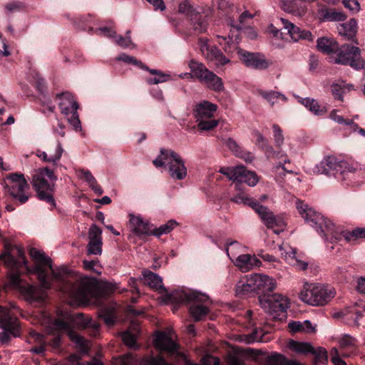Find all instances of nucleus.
Wrapping results in <instances>:
<instances>
[{
  "label": "nucleus",
  "mask_w": 365,
  "mask_h": 365,
  "mask_svg": "<svg viewBox=\"0 0 365 365\" xmlns=\"http://www.w3.org/2000/svg\"><path fill=\"white\" fill-rule=\"evenodd\" d=\"M29 255L34 262L32 267L26 266L27 261L25 259L24 250L21 247L6 245L5 253L0 255V259H4V264L14 271H17L22 266H25L28 272L37 275L38 279L45 288L50 287L47 276L48 271L51 270L55 278L66 280V290L71 292L78 300L86 299L91 295L93 289L92 279H83L80 284V289H75L73 285V279L69 278L66 270L63 269H53L51 259L46 256L43 252L33 247L29 250Z\"/></svg>",
  "instance_id": "1"
},
{
  "label": "nucleus",
  "mask_w": 365,
  "mask_h": 365,
  "mask_svg": "<svg viewBox=\"0 0 365 365\" xmlns=\"http://www.w3.org/2000/svg\"><path fill=\"white\" fill-rule=\"evenodd\" d=\"M54 269H58L59 268H53ZM60 269H63L66 270L67 274L69 276V278H71L73 279V285L74 289H80V284L81 282V280L84 278H88L90 279H92L93 282V292L91 293V296H88L86 299L78 300L76 299L68 290H66V287L67 285L66 280L56 279L54 277L53 272L50 270L48 271V276H47V280L48 281L50 286H51V284L48 279V274L51 273L52 274V278L54 281L57 283V287L59 289L61 292L64 293L68 296V297L70 299V303L72 304H88L91 299H95L98 297V286H97V282L95 278L93 277H77L76 276H74L71 273H70L66 268L61 267ZM11 282L13 285L18 287L19 289V292L21 293V294L24 297L25 299L29 302H41L44 299V292L43 289H48L51 288L49 287L48 288L43 287L41 284V288H38L35 285L29 284L26 283L22 282L21 279H20V277L17 274H13L11 277Z\"/></svg>",
  "instance_id": "2"
},
{
  "label": "nucleus",
  "mask_w": 365,
  "mask_h": 365,
  "mask_svg": "<svg viewBox=\"0 0 365 365\" xmlns=\"http://www.w3.org/2000/svg\"><path fill=\"white\" fill-rule=\"evenodd\" d=\"M296 208L305 222L324 237L327 244L336 243L342 239L350 242L357 238H365V227H358L351 232L344 231L341 227H336L329 220L299 200L296 201Z\"/></svg>",
  "instance_id": "3"
},
{
  "label": "nucleus",
  "mask_w": 365,
  "mask_h": 365,
  "mask_svg": "<svg viewBox=\"0 0 365 365\" xmlns=\"http://www.w3.org/2000/svg\"><path fill=\"white\" fill-rule=\"evenodd\" d=\"M287 148L289 145L284 142L282 129L275 125V182L282 187H293L301 182L297 173L292 169L287 154Z\"/></svg>",
  "instance_id": "4"
},
{
  "label": "nucleus",
  "mask_w": 365,
  "mask_h": 365,
  "mask_svg": "<svg viewBox=\"0 0 365 365\" xmlns=\"http://www.w3.org/2000/svg\"><path fill=\"white\" fill-rule=\"evenodd\" d=\"M73 324H78L81 328L92 327L94 330H98L99 326L97 322L91 318H86L81 313L76 316L66 314L63 319H56L53 323V326L58 331L66 332L70 339L77 345L80 351L83 354H86L89 350V341L72 330Z\"/></svg>",
  "instance_id": "5"
},
{
  "label": "nucleus",
  "mask_w": 365,
  "mask_h": 365,
  "mask_svg": "<svg viewBox=\"0 0 365 365\" xmlns=\"http://www.w3.org/2000/svg\"><path fill=\"white\" fill-rule=\"evenodd\" d=\"M314 174H324L329 177L334 176L339 181L351 179L356 173V169L347 162L339 160L333 155L324 158L312 169Z\"/></svg>",
  "instance_id": "6"
},
{
  "label": "nucleus",
  "mask_w": 365,
  "mask_h": 365,
  "mask_svg": "<svg viewBox=\"0 0 365 365\" xmlns=\"http://www.w3.org/2000/svg\"><path fill=\"white\" fill-rule=\"evenodd\" d=\"M335 294V289L329 285L305 282L299 292V299L311 306H324L328 304Z\"/></svg>",
  "instance_id": "7"
},
{
  "label": "nucleus",
  "mask_w": 365,
  "mask_h": 365,
  "mask_svg": "<svg viewBox=\"0 0 365 365\" xmlns=\"http://www.w3.org/2000/svg\"><path fill=\"white\" fill-rule=\"evenodd\" d=\"M156 168L166 165L173 179L181 180L187 175V168L185 162L179 154L172 150L161 148L160 155L153 161Z\"/></svg>",
  "instance_id": "8"
},
{
  "label": "nucleus",
  "mask_w": 365,
  "mask_h": 365,
  "mask_svg": "<svg viewBox=\"0 0 365 365\" xmlns=\"http://www.w3.org/2000/svg\"><path fill=\"white\" fill-rule=\"evenodd\" d=\"M245 282L240 281L237 284V294H249L257 292L258 295L264 292L274 289L272 278L263 274L253 273L245 277Z\"/></svg>",
  "instance_id": "9"
},
{
  "label": "nucleus",
  "mask_w": 365,
  "mask_h": 365,
  "mask_svg": "<svg viewBox=\"0 0 365 365\" xmlns=\"http://www.w3.org/2000/svg\"><path fill=\"white\" fill-rule=\"evenodd\" d=\"M178 13L184 15L189 20L192 29L197 34H202L207 31V23L202 17L199 7L192 5L190 1L184 0L179 4Z\"/></svg>",
  "instance_id": "10"
},
{
  "label": "nucleus",
  "mask_w": 365,
  "mask_h": 365,
  "mask_svg": "<svg viewBox=\"0 0 365 365\" xmlns=\"http://www.w3.org/2000/svg\"><path fill=\"white\" fill-rule=\"evenodd\" d=\"M335 63L342 65H349L352 68L359 70L364 68V62L361 57L360 49L351 44H344L336 51Z\"/></svg>",
  "instance_id": "11"
},
{
  "label": "nucleus",
  "mask_w": 365,
  "mask_h": 365,
  "mask_svg": "<svg viewBox=\"0 0 365 365\" xmlns=\"http://www.w3.org/2000/svg\"><path fill=\"white\" fill-rule=\"evenodd\" d=\"M56 97L60 100L59 108L61 113L67 118L68 121L76 130H79L81 122L77 113L78 104L74 100L73 95L69 92H66L56 94Z\"/></svg>",
  "instance_id": "12"
},
{
  "label": "nucleus",
  "mask_w": 365,
  "mask_h": 365,
  "mask_svg": "<svg viewBox=\"0 0 365 365\" xmlns=\"http://www.w3.org/2000/svg\"><path fill=\"white\" fill-rule=\"evenodd\" d=\"M220 173L226 175L230 180L237 181L235 188L240 190L241 183L245 182L249 186H255L259 180L255 172L247 170L243 165L221 168Z\"/></svg>",
  "instance_id": "13"
},
{
  "label": "nucleus",
  "mask_w": 365,
  "mask_h": 365,
  "mask_svg": "<svg viewBox=\"0 0 365 365\" xmlns=\"http://www.w3.org/2000/svg\"><path fill=\"white\" fill-rule=\"evenodd\" d=\"M9 185H6L8 191L10 195L21 204H24L29 198L25 191L29 189V185L27 183L23 174L13 173L7 177Z\"/></svg>",
  "instance_id": "14"
},
{
  "label": "nucleus",
  "mask_w": 365,
  "mask_h": 365,
  "mask_svg": "<svg viewBox=\"0 0 365 365\" xmlns=\"http://www.w3.org/2000/svg\"><path fill=\"white\" fill-rule=\"evenodd\" d=\"M237 55L240 61L247 68L255 70H265L272 62L259 52H250L242 48H237Z\"/></svg>",
  "instance_id": "15"
},
{
  "label": "nucleus",
  "mask_w": 365,
  "mask_h": 365,
  "mask_svg": "<svg viewBox=\"0 0 365 365\" xmlns=\"http://www.w3.org/2000/svg\"><path fill=\"white\" fill-rule=\"evenodd\" d=\"M193 299L205 300L207 299V295L193 290L177 289L171 293L166 292L163 297L165 303H170L175 306L183 303L190 304Z\"/></svg>",
  "instance_id": "16"
},
{
  "label": "nucleus",
  "mask_w": 365,
  "mask_h": 365,
  "mask_svg": "<svg viewBox=\"0 0 365 365\" xmlns=\"http://www.w3.org/2000/svg\"><path fill=\"white\" fill-rule=\"evenodd\" d=\"M198 46L200 53L208 62H214L217 66H222L230 63V60L216 46L208 44L207 38H200Z\"/></svg>",
  "instance_id": "17"
},
{
  "label": "nucleus",
  "mask_w": 365,
  "mask_h": 365,
  "mask_svg": "<svg viewBox=\"0 0 365 365\" xmlns=\"http://www.w3.org/2000/svg\"><path fill=\"white\" fill-rule=\"evenodd\" d=\"M46 176L53 182L57 180V177L55 175L52 170H50L47 167L39 168L36 171L35 174H34L32 179L33 186L37 192H38L40 190L54 192V183H48V181L45 179Z\"/></svg>",
  "instance_id": "18"
},
{
  "label": "nucleus",
  "mask_w": 365,
  "mask_h": 365,
  "mask_svg": "<svg viewBox=\"0 0 365 365\" xmlns=\"http://www.w3.org/2000/svg\"><path fill=\"white\" fill-rule=\"evenodd\" d=\"M280 21L282 24V28L279 30L275 29V38H278L279 36L286 33L294 41H297L300 39L307 40L309 41L313 40L312 35L310 31L302 30L284 19H280Z\"/></svg>",
  "instance_id": "19"
},
{
  "label": "nucleus",
  "mask_w": 365,
  "mask_h": 365,
  "mask_svg": "<svg viewBox=\"0 0 365 365\" xmlns=\"http://www.w3.org/2000/svg\"><path fill=\"white\" fill-rule=\"evenodd\" d=\"M217 110V106L208 101H202L197 103L193 108V115L196 121L212 118Z\"/></svg>",
  "instance_id": "20"
},
{
  "label": "nucleus",
  "mask_w": 365,
  "mask_h": 365,
  "mask_svg": "<svg viewBox=\"0 0 365 365\" xmlns=\"http://www.w3.org/2000/svg\"><path fill=\"white\" fill-rule=\"evenodd\" d=\"M282 257L291 265L297 267L300 270H306L308 263L298 259L295 256V250L289 245L283 243L279 246Z\"/></svg>",
  "instance_id": "21"
},
{
  "label": "nucleus",
  "mask_w": 365,
  "mask_h": 365,
  "mask_svg": "<svg viewBox=\"0 0 365 365\" xmlns=\"http://www.w3.org/2000/svg\"><path fill=\"white\" fill-rule=\"evenodd\" d=\"M154 346L156 349L175 354L178 349V344L172 338L164 332H158L154 339Z\"/></svg>",
  "instance_id": "22"
},
{
  "label": "nucleus",
  "mask_w": 365,
  "mask_h": 365,
  "mask_svg": "<svg viewBox=\"0 0 365 365\" xmlns=\"http://www.w3.org/2000/svg\"><path fill=\"white\" fill-rule=\"evenodd\" d=\"M290 304V299L287 296L275 293V320L282 322L287 320Z\"/></svg>",
  "instance_id": "23"
},
{
  "label": "nucleus",
  "mask_w": 365,
  "mask_h": 365,
  "mask_svg": "<svg viewBox=\"0 0 365 365\" xmlns=\"http://www.w3.org/2000/svg\"><path fill=\"white\" fill-rule=\"evenodd\" d=\"M0 327L16 335L19 331V322L16 317L11 316L9 310L0 306Z\"/></svg>",
  "instance_id": "24"
},
{
  "label": "nucleus",
  "mask_w": 365,
  "mask_h": 365,
  "mask_svg": "<svg viewBox=\"0 0 365 365\" xmlns=\"http://www.w3.org/2000/svg\"><path fill=\"white\" fill-rule=\"evenodd\" d=\"M130 228L137 236H148L151 235V229L148 222L140 216L130 215Z\"/></svg>",
  "instance_id": "25"
},
{
  "label": "nucleus",
  "mask_w": 365,
  "mask_h": 365,
  "mask_svg": "<svg viewBox=\"0 0 365 365\" xmlns=\"http://www.w3.org/2000/svg\"><path fill=\"white\" fill-rule=\"evenodd\" d=\"M235 264L242 272H246L254 268L259 267L261 262L256 255L244 254L236 258Z\"/></svg>",
  "instance_id": "26"
},
{
  "label": "nucleus",
  "mask_w": 365,
  "mask_h": 365,
  "mask_svg": "<svg viewBox=\"0 0 365 365\" xmlns=\"http://www.w3.org/2000/svg\"><path fill=\"white\" fill-rule=\"evenodd\" d=\"M209 303V297L207 295V299L205 300H197L193 299L191 302L190 307V313L195 321L202 319L208 313L209 309L207 304Z\"/></svg>",
  "instance_id": "27"
},
{
  "label": "nucleus",
  "mask_w": 365,
  "mask_h": 365,
  "mask_svg": "<svg viewBox=\"0 0 365 365\" xmlns=\"http://www.w3.org/2000/svg\"><path fill=\"white\" fill-rule=\"evenodd\" d=\"M255 211L258 214L262 222L267 229L274 228V213L272 210L265 206L258 203H255Z\"/></svg>",
  "instance_id": "28"
},
{
  "label": "nucleus",
  "mask_w": 365,
  "mask_h": 365,
  "mask_svg": "<svg viewBox=\"0 0 365 365\" xmlns=\"http://www.w3.org/2000/svg\"><path fill=\"white\" fill-rule=\"evenodd\" d=\"M258 300L261 309L265 313L270 315L274 313V289L260 293Z\"/></svg>",
  "instance_id": "29"
},
{
  "label": "nucleus",
  "mask_w": 365,
  "mask_h": 365,
  "mask_svg": "<svg viewBox=\"0 0 365 365\" xmlns=\"http://www.w3.org/2000/svg\"><path fill=\"white\" fill-rule=\"evenodd\" d=\"M200 82L206 84L210 90L216 92H220L224 89L222 78L211 71L207 72Z\"/></svg>",
  "instance_id": "30"
},
{
  "label": "nucleus",
  "mask_w": 365,
  "mask_h": 365,
  "mask_svg": "<svg viewBox=\"0 0 365 365\" xmlns=\"http://www.w3.org/2000/svg\"><path fill=\"white\" fill-rule=\"evenodd\" d=\"M144 278V283L148 284L151 288L158 291H165L163 285L162 278L155 273L151 271L145 270L143 272Z\"/></svg>",
  "instance_id": "31"
},
{
  "label": "nucleus",
  "mask_w": 365,
  "mask_h": 365,
  "mask_svg": "<svg viewBox=\"0 0 365 365\" xmlns=\"http://www.w3.org/2000/svg\"><path fill=\"white\" fill-rule=\"evenodd\" d=\"M298 102L307 108L311 113L316 115H322L327 112L324 106H320L318 102L310 98L298 97Z\"/></svg>",
  "instance_id": "32"
},
{
  "label": "nucleus",
  "mask_w": 365,
  "mask_h": 365,
  "mask_svg": "<svg viewBox=\"0 0 365 365\" xmlns=\"http://www.w3.org/2000/svg\"><path fill=\"white\" fill-rule=\"evenodd\" d=\"M365 312V309L363 311L359 309L356 307H349L344 311L339 312L335 314V317H342L347 322L352 321L356 325H359V320L363 316V312Z\"/></svg>",
  "instance_id": "33"
},
{
  "label": "nucleus",
  "mask_w": 365,
  "mask_h": 365,
  "mask_svg": "<svg viewBox=\"0 0 365 365\" xmlns=\"http://www.w3.org/2000/svg\"><path fill=\"white\" fill-rule=\"evenodd\" d=\"M354 90V85L346 83L344 81L334 83L331 86V92L334 98L340 101H343V96L347 92Z\"/></svg>",
  "instance_id": "34"
},
{
  "label": "nucleus",
  "mask_w": 365,
  "mask_h": 365,
  "mask_svg": "<svg viewBox=\"0 0 365 365\" xmlns=\"http://www.w3.org/2000/svg\"><path fill=\"white\" fill-rule=\"evenodd\" d=\"M317 46L319 51L326 54H329L338 50L337 43L332 38H319Z\"/></svg>",
  "instance_id": "35"
},
{
  "label": "nucleus",
  "mask_w": 365,
  "mask_h": 365,
  "mask_svg": "<svg viewBox=\"0 0 365 365\" xmlns=\"http://www.w3.org/2000/svg\"><path fill=\"white\" fill-rule=\"evenodd\" d=\"M63 149L61 144V143L58 141L57 143L55 153L53 154H50L49 155L44 151H41L40 150H38L36 151V155L41 158L44 162H48V163H56L57 161H58L63 154Z\"/></svg>",
  "instance_id": "36"
},
{
  "label": "nucleus",
  "mask_w": 365,
  "mask_h": 365,
  "mask_svg": "<svg viewBox=\"0 0 365 365\" xmlns=\"http://www.w3.org/2000/svg\"><path fill=\"white\" fill-rule=\"evenodd\" d=\"M133 332L131 331H126L122 334V340L123 343L129 348L138 349V346L136 344L137 334L139 332L140 328L137 323L133 322Z\"/></svg>",
  "instance_id": "37"
},
{
  "label": "nucleus",
  "mask_w": 365,
  "mask_h": 365,
  "mask_svg": "<svg viewBox=\"0 0 365 365\" xmlns=\"http://www.w3.org/2000/svg\"><path fill=\"white\" fill-rule=\"evenodd\" d=\"M341 349H348L349 351H343L341 354L345 357H349L354 354L356 348V340L349 335L343 336L339 341Z\"/></svg>",
  "instance_id": "38"
},
{
  "label": "nucleus",
  "mask_w": 365,
  "mask_h": 365,
  "mask_svg": "<svg viewBox=\"0 0 365 365\" xmlns=\"http://www.w3.org/2000/svg\"><path fill=\"white\" fill-rule=\"evenodd\" d=\"M288 347L292 351L300 354H310L311 351H314V346L309 342H300L294 340H290L288 343Z\"/></svg>",
  "instance_id": "39"
},
{
  "label": "nucleus",
  "mask_w": 365,
  "mask_h": 365,
  "mask_svg": "<svg viewBox=\"0 0 365 365\" xmlns=\"http://www.w3.org/2000/svg\"><path fill=\"white\" fill-rule=\"evenodd\" d=\"M191 73L193 76L197 78L200 81L202 80L208 70L206 66L200 62L195 60H191L188 63Z\"/></svg>",
  "instance_id": "40"
},
{
  "label": "nucleus",
  "mask_w": 365,
  "mask_h": 365,
  "mask_svg": "<svg viewBox=\"0 0 365 365\" xmlns=\"http://www.w3.org/2000/svg\"><path fill=\"white\" fill-rule=\"evenodd\" d=\"M148 71L150 74L154 75L153 78H148L146 82L149 85L158 84L166 82L170 78V75L162 72L158 69H151L148 67V69H144Z\"/></svg>",
  "instance_id": "41"
},
{
  "label": "nucleus",
  "mask_w": 365,
  "mask_h": 365,
  "mask_svg": "<svg viewBox=\"0 0 365 365\" xmlns=\"http://www.w3.org/2000/svg\"><path fill=\"white\" fill-rule=\"evenodd\" d=\"M282 9L288 13H292L295 15L302 16L306 11V8L301 6L298 8L297 4L294 3L293 0H279Z\"/></svg>",
  "instance_id": "42"
},
{
  "label": "nucleus",
  "mask_w": 365,
  "mask_h": 365,
  "mask_svg": "<svg viewBox=\"0 0 365 365\" xmlns=\"http://www.w3.org/2000/svg\"><path fill=\"white\" fill-rule=\"evenodd\" d=\"M245 341L247 344H252L253 342H264L267 341L265 335L262 334V330L254 329L252 333L243 336Z\"/></svg>",
  "instance_id": "43"
},
{
  "label": "nucleus",
  "mask_w": 365,
  "mask_h": 365,
  "mask_svg": "<svg viewBox=\"0 0 365 365\" xmlns=\"http://www.w3.org/2000/svg\"><path fill=\"white\" fill-rule=\"evenodd\" d=\"M176 225V221L170 220L167 223L160 225L158 228L155 229L153 231L151 230V235L160 236L164 234H168L170 232Z\"/></svg>",
  "instance_id": "44"
},
{
  "label": "nucleus",
  "mask_w": 365,
  "mask_h": 365,
  "mask_svg": "<svg viewBox=\"0 0 365 365\" xmlns=\"http://www.w3.org/2000/svg\"><path fill=\"white\" fill-rule=\"evenodd\" d=\"M53 192L47 190H40L37 192L38 199L45 201L49 205V210H53L56 206Z\"/></svg>",
  "instance_id": "45"
},
{
  "label": "nucleus",
  "mask_w": 365,
  "mask_h": 365,
  "mask_svg": "<svg viewBox=\"0 0 365 365\" xmlns=\"http://www.w3.org/2000/svg\"><path fill=\"white\" fill-rule=\"evenodd\" d=\"M232 201L237 202V203H242L244 205H247L250 206L252 209H254L255 207L254 205L255 203H258L257 201L254 200L252 197H250L244 192H240L234 196L232 198Z\"/></svg>",
  "instance_id": "46"
},
{
  "label": "nucleus",
  "mask_w": 365,
  "mask_h": 365,
  "mask_svg": "<svg viewBox=\"0 0 365 365\" xmlns=\"http://www.w3.org/2000/svg\"><path fill=\"white\" fill-rule=\"evenodd\" d=\"M197 127L201 130L209 131L216 128L219 124V120L212 118L202 119L197 120Z\"/></svg>",
  "instance_id": "47"
},
{
  "label": "nucleus",
  "mask_w": 365,
  "mask_h": 365,
  "mask_svg": "<svg viewBox=\"0 0 365 365\" xmlns=\"http://www.w3.org/2000/svg\"><path fill=\"white\" fill-rule=\"evenodd\" d=\"M118 61H121L128 64L136 65L141 69H148V66L140 61H138L135 57L128 56L125 53H122L117 57Z\"/></svg>",
  "instance_id": "48"
},
{
  "label": "nucleus",
  "mask_w": 365,
  "mask_h": 365,
  "mask_svg": "<svg viewBox=\"0 0 365 365\" xmlns=\"http://www.w3.org/2000/svg\"><path fill=\"white\" fill-rule=\"evenodd\" d=\"M324 17L327 20L330 21H342L346 19V15L343 12L334 9L327 11Z\"/></svg>",
  "instance_id": "49"
},
{
  "label": "nucleus",
  "mask_w": 365,
  "mask_h": 365,
  "mask_svg": "<svg viewBox=\"0 0 365 365\" xmlns=\"http://www.w3.org/2000/svg\"><path fill=\"white\" fill-rule=\"evenodd\" d=\"M310 354L314 355L319 363L324 364L328 361L327 351L323 347H314V351H311Z\"/></svg>",
  "instance_id": "50"
},
{
  "label": "nucleus",
  "mask_w": 365,
  "mask_h": 365,
  "mask_svg": "<svg viewBox=\"0 0 365 365\" xmlns=\"http://www.w3.org/2000/svg\"><path fill=\"white\" fill-rule=\"evenodd\" d=\"M330 118L335 122L339 124H344L350 125L354 130H356V128H358L356 123H354L351 120L344 119L341 115L337 114L336 110H332L330 113Z\"/></svg>",
  "instance_id": "51"
},
{
  "label": "nucleus",
  "mask_w": 365,
  "mask_h": 365,
  "mask_svg": "<svg viewBox=\"0 0 365 365\" xmlns=\"http://www.w3.org/2000/svg\"><path fill=\"white\" fill-rule=\"evenodd\" d=\"M287 217L284 214L275 216V234L284 232L287 225Z\"/></svg>",
  "instance_id": "52"
},
{
  "label": "nucleus",
  "mask_w": 365,
  "mask_h": 365,
  "mask_svg": "<svg viewBox=\"0 0 365 365\" xmlns=\"http://www.w3.org/2000/svg\"><path fill=\"white\" fill-rule=\"evenodd\" d=\"M357 23L354 19H351L348 23L341 25V28L339 30V33L342 34L344 30V35L351 36L356 31Z\"/></svg>",
  "instance_id": "53"
},
{
  "label": "nucleus",
  "mask_w": 365,
  "mask_h": 365,
  "mask_svg": "<svg viewBox=\"0 0 365 365\" xmlns=\"http://www.w3.org/2000/svg\"><path fill=\"white\" fill-rule=\"evenodd\" d=\"M102 230L96 225H92L88 230L89 241L102 242Z\"/></svg>",
  "instance_id": "54"
},
{
  "label": "nucleus",
  "mask_w": 365,
  "mask_h": 365,
  "mask_svg": "<svg viewBox=\"0 0 365 365\" xmlns=\"http://www.w3.org/2000/svg\"><path fill=\"white\" fill-rule=\"evenodd\" d=\"M118 361L120 365H135L138 363V359L131 353L120 356Z\"/></svg>",
  "instance_id": "55"
},
{
  "label": "nucleus",
  "mask_w": 365,
  "mask_h": 365,
  "mask_svg": "<svg viewBox=\"0 0 365 365\" xmlns=\"http://www.w3.org/2000/svg\"><path fill=\"white\" fill-rule=\"evenodd\" d=\"M255 15L250 14L248 11H243L240 16H239V24H234L232 22L230 24L231 26L235 28L236 30H242V26L246 22L247 19H252Z\"/></svg>",
  "instance_id": "56"
},
{
  "label": "nucleus",
  "mask_w": 365,
  "mask_h": 365,
  "mask_svg": "<svg viewBox=\"0 0 365 365\" xmlns=\"http://www.w3.org/2000/svg\"><path fill=\"white\" fill-rule=\"evenodd\" d=\"M224 143L236 156L243 157L241 155V148L234 139L229 138L225 140Z\"/></svg>",
  "instance_id": "57"
},
{
  "label": "nucleus",
  "mask_w": 365,
  "mask_h": 365,
  "mask_svg": "<svg viewBox=\"0 0 365 365\" xmlns=\"http://www.w3.org/2000/svg\"><path fill=\"white\" fill-rule=\"evenodd\" d=\"M83 264L85 269L101 274V267L98 260H83Z\"/></svg>",
  "instance_id": "58"
},
{
  "label": "nucleus",
  "mask_w": 365,
  "mask_h": 365,
  "mask_svg": "<svg viewBox=\"0 0 365 365\" xmlns=\"http://www.w3.org/2000/svg\"><path fill=\"white\" fill-rule=\"evenodd\" d=\"M102 252V242L89 241L88 244V253L89 255H99Z\"/></svg>",
  "instance_id": "59"
},
{
  "label": "nucleus",
  "mask_w": 365,
  "mask_h": 365,
  "mask_svg": "<svg viewBox=\"0 0 365 365\" xmlns=\"http://www.w3.org/2000/svg\"><path fill=\"white\" fill-rule=\"evenodd\" d=\"M78 173L79 178L84 180L89 185L96 182V178L88 170L81 168Z\"/></svg>",
  "instance_id": "60"
},
{
  "label": "nucleus",
  "mask_w": 365,
  "mask_h": 365,
  "mask_svg": "<svg viewBox=\"0 0 365 365\" xmlns=\"http://www.w3.org/2000/svg\"><path fill=\"white\" fill-rule=\"evenodd\" d=\"M130 31H128L126 32V36L125 37H123L122 36H118L116 40H115L116 43L118 46H121L123 48H128L130 46L134 47V45L132 43L130 36H128L130 34Z\"/></svg>",
  "instance_id": "61"
},
{
  "label": "nucleus",
  "mask_w": 365,
  "mask_h": 365,
  "mask_svg": "<svg viewBox=\"0 0 365 365\" xmlns=\"http://www.w3.org/2000/svg\"><path fill=\"white\" fill-rule=\"evenodd\" d=\"M330 357L334 365H346V363L340 357V354L336 347L331 349Z\"/></svg>",
  "instance_id": "62"
},
{
  "label": "nucleus",
  "mask_w": 365,
  "mask_h": 365,
  "mask_svg": "<svg viewBox=\"0 0 365 365\" xmlns=\"http://www.w3.org/2000/svg\"><path fill=\"white\" fill-rule=\"evenodd\" d=\"M275 365H300L294 360H289L282 354L275 353Z\"/></svg>",
  "instance_id": "63"
},
{
  "label": "nucleus",
  "mask_w": 365,
  "mask_h": 365,
  "mask_svg": "<svg viewBox=\"0 0 365 365\" xmlns=\"http://www.w3.org/2000/svg\"><path fill=\"white\" fill-rule=\"evenodd\" d=\"M288 328L292 334L303 332V324L299 321H290L288 323Z\"/></svg>",
  "instance_id": "64"
}]
</instances>
